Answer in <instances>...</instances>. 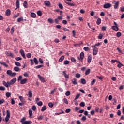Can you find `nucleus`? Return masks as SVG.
Wrapping results in <instances>:
<instances>
[{
	"label": "nucleus",
	"instance_id": "f257e3e1",
	"mask_svg": "<svg viewBox=\"0 0 124 124\" xmlns=\"http://www.w3.org/2000/svg\"><path fill=\"white\" fill-rule=\"evenodd\" d=\"M26 121V117H23V118L21 119V123L22 124H31L32 122L31 121Z\"/></svg>",
	"mask_w": 124,
	"mask_h": 124
},
{
	"label": "nucleus",
	"instance_id": "f03ea898",
	"mask_svg": "<svg viewBox=\"0 0 124 124\" xmlns=\"http://www.w3.org/2000/svg\"><path fill=\"white\" fill-rule=\"evenodd\" d=\"M6 116L5 117V122H8L9 121V119H10V111H9V110H7L6 111Z\"/></svg>",
	"mask_w": 124,
	"mask_h": 124
},
{
	"label": "nucleus",
	"instance_id": "7ed1b4c3",
	"mask_svg": "<svg viewBox=\"0 0 124 124\" xmlns=\"http://www.w3.org/2000/svg\"><path fill=\"white\" fill-rule=\"evenodd\" d=\"M97 53H98V48L97 47H94L93 50V56H96L97 55Z\"/></svg>",
	"mask_w": 124,
	"mask_h": 124
},
{
	"label": "nucleus",
	"instance_id": "20e7f679",
	"mask_svg": "<svg viewBox=\"0 0 124 124\" xmlns=\"http://www.w3.org/2000/svg\"><path fill=\"white\" fill-rule=\"evenodd\" d=\"M5 55H6V56H7L8 57H11L12 59L14 58V54H13V53H9L8 51H6Z\"/></svg>",
	"mask_w": 124,
	"mask_h": 124
},
{
	"label": "nucleus",
	"instance_id": "39448f33",
	"mask_svg": "<svg viewBox=\"0 0 124 124\" xmlns=\"http://www.w3.org/2000/svg\"><path fill=\"white\" fill-rule=\"evenodd\" d=\"M112 6V4H111L110 3H106V4H105L104 5V8H106V9H107V8H110V7H111Z\"/></svg>",
	"mask_w": 124,
	"mask_h": 124
},
{
	"label": "nucleus",
	"instance_id": "423d86ee",
	"mask_svg": "<svg viewBox=\"0 0 124 124\" xmlns=\"http://www.w3.org/2000/svg\"><path fill=\"white\" fill-rule=\"evenodd\" d=\"M62 75L66 78V79H68L69 78V74L67 75L66 73V71H64L62 72Z\"/></svg>",
	"mask_w": 124,
	"mask_h": 124
},
{
	"label": "nucleus",
	"instance_id": "0eeeda50",
	"mask_svg": "<svg viewBox=\"0 0 124 124\" xmlns=\"http://www.w3.org/2000/svg\"><path fill=\"white\" fill-rule=\"evenodd\" d=\"M78 59L79 61H81L83 62V60L84 59V52H81L80 54V57H78Z\"/></svg>",
	"mask_w": 124,
	"mask_h": 124
},
{
	"label": "nucleus",
	"instance_id": "6e6552de",
	"mask_svg": "<svg viewBox=\"0 0 124 124\" xmlns=\"http://www.w3.org/2000/svg\"><path fill=\"white\" fill-rule=\"evenodd\" d=\"M38 77L39 80H40V81L42 83H45V80L44 79V78H43V77L40 76V75H38Z\"/></svg>",
	"mask_w": 124,
	"mask_h": 124
},
{
	"label": "nucleus",
	"instance_id": "1a4fd4ad",
	"mask_svg": "<svg viewBox=\"0 0 124 124\" xmlns=\"http://www.w3.org/2000/svg\"><path fill=\"white\" fill-rule=\"evenodd\" d=\"M20 54L22 57L24 58V59H26V55H25V51H24V50L23 49L20 50Z\"/></svg>",
	"mask_w": 124,
	"mask_h": 124
},
{
	"label": "nucleus",
	"instance_id": "9d476101",
	"mask_svg": "<svg viewBox=\"0 0 124 124\" xmlns=\"http://www.w3.org/2000/svg\"><path fill=\"white\" fill-rule=\"evenodd\" d=\"M92 55L90 54L88 56V58H87V62H88V63H90L91 62H92Z\"/></svg>",
	"mask_w": 124,
	"mask_h": 124
},
{
	"label": "nucleus",
	"instance_id": "9b49d317",
	"mask_svg": "<svg viewBox=\"0 0 124 124\" xmlns=\"http://www.w3.org/2000/svg\"><path fill=\"white\" fill-rule=\"evenodd\" d=\"M27 82H28V79L27 78H24L20 81V84H21V85H24Z\"/></svg>",
	"mask_w": 124,
	"mask_h": 124
},
{
	"label": "nucleus",
	"instance_id": "f8f14e48",
	"mask_svg": "<svg viewBox=\"0 0 124 124\" xmlns=\"http://www.w3.org/2000/svg\"><path fill=\"white\" fill-rule=\"evenodd\" d=\"M16 8L15 9V10H17V8H20V1H19V0H16Z\"/></svg>",
	"mask_w": 124,
	"mask_h": 124
},
{
	"label": "nucleus",
	"instance_id": "ddd939ff",
	"mask_svg": "<svg viewBox=\"0 0 124 124\" xmlns=\"http://www.w3.org/2000/svg\"><path fill=\"white\" fill-rule=\"evenodd\" d=\"M5 14L7 16H10V14H11V11H10V9L6 10Z\"/></svg>",
	"mask_w": 124,
	"mask_h": 124
},
{
	"label": "nucleus",
	"instance_id": "4468645a",
	"mask_svg": "<svg viewBox=\"0 0 124 124\" xmlns=\"http://www.w3.org/2000/svg\"><path fill=\"white\" fill-rule=\"evenodd\" d=\"M29 118L30 119H31V117L32 116V110H31V108L29 109Z\"/></svg>",
	"mask_w": 124,
	"mask_h": 124
},
{
	"label": "nucleus",
	"instance_id": "2eb2a0df",
	"mask_svg": "<svg viewBox=\"0 0 124 124\" xmlns=\"http://www.w3.org/2000/svg\"><path fill=\"white\" fill-rule=\"evenodd\" d=\"M111 29L113 30V31H119V27L117 26H113L111 27Z\"/></svg>",
	"mask_w": 124,
	"mask_h": 124
},
{
	"label": "nucleus",
	"instance_id": "dca6fc26",
	"mask_svg": "<svg viewBox=\"0 0 124 124\" xmlns=\"http://www.w3.org/2000/svg\"><path fill=\"white\" fill-rule=\"evenodd\" d=\"M119 1H117L115 3L114 5V9H117L119 7Z\"/></svg>",
	"mask_w": 124,
	"mask_h": 124
},
{
	"label": "nucleus",
	"instance_id": "f3484780",
	"mask_svg": "<svg viewBox=\"0 0 124 124\" xmlns=\"http://www.w3.org/2000/svg\"><path fill=\"white\" fill-rule=\"evenodd\" d=\"M28 95L30 98H31L32 97V91H31V90H30L28 92Z\"/></svg>",
	"mask_w": 124,
	"mask_h": 124
},
{
	"label": "nucleus",
	"instance_id": "a211bd4d",
	"mask_svg": "<svg viewBox=\"0 0 124 124\" xmlns=\"http://www.w3.org/2000/svg\"><path fill=\"white\" fill-rule=\"evenodd\" d=\"M72 83L73 85H77V84H78L77 83V79H76V78H73L72 80Z\"/></svg>",
	"mask_w": 124,
	"mask_h": 124
},
{
	"label": "nucleus",
	"instance_id": "6ab92c4d",
	"mask_svg": "<svg viewBox=\"0 0 124 124\" xmlns=\"http://www.w3.org/2000/svg\"><path fill=\"white\" fill-rule=\"evenodd\" d=\"M16 81H17L16 78H14L12 80H11V83H12V85H14L15 84V83H16Z\"/></svg>",
	"mask_w": 124,
	"mask_h": 124
},
{
	"label": "nucleus",
	"instance_id": "aec40b11",
	"mask_svg": "<svg viewBox=\"0 0 124 124\" xmlns=\"http://www.w3.org/2000/svg\"><path fill=\"white\" fill-rule=\"evenodd\" d=\"M63 60H64V55H62L60 58L59 59L58 61L59 62H62L63 61Z\"/></svg>",
	"mask_w": 124,
	"mask_h": 124
},
{
	"label": "nucleus",
	"instance_id": "412c9836",
	"mask_svg": "<svg viewBox=\"0 0 124 124\" xmlns=\"http://www.w3.org/2000/svg\"><path fill=\"white\" fill-rule=\"evenodd\" d=\"M30 16L32 18H35L36 17V14H35V13H31L30 14Z\"/></svg>",
	"mask_w": 124,
	"mask_h": 124
},
{
	"label": "nucleus",
	"instance_id": "4be33fe9",
	"mask_svg": "<svg viewBox=\"0 0 124 124\" xmlns=\"http://www.w3.org/2000/svg\"><path fill=\"white\" fill-rule=\"evenodd\" d=\"M14 70H15V71H16V72H18V71L21 70V69H20L18 67H15L14 68Z\"/></svg>",
	"mask_w": 124,
	"mask_h": 124
},
{
	"label": "nucleus",
	"instance_id": "5701e85b",
	"mask_svg": "<svg viewBox=\"0 0 124 124\" xmlns=\"http://www.w3.org/2000/svg\"><path fill=\"white\" fill-rule=\"evenodd\" d=\"M44 3H45V5H46V6H49V5H50V4H51V2H50L49 1H45L44 2Z\"/></svg>",
	"mask_w": 124,
	"mask_h": 124
},
{
	"label": "nucleus",
	"instance_id": "b1692460",
	"mask_svg": "<svg viewBox=\"0 0 124 124\" xmlns=\"http://www.w3.org/2000/svg\"><path fill=\"white\" fill-rule=\"evenodd\" d=\"M0 64H2V65H3L4 66H5V67H8V65H7L6 63L4 62H0Z\"/></svg>",
	"mask_w": 124,
	"mask_h": 124
},
{
	"label": "nucleus",
	"instance_id": "393cba45",
	"mask_svg": "<svg viewBox=\"0 0 124 124\" xmlns=\"http://www.w3.org/2000/svg\"><path fill=\"white\" fill-rule=\"evenodd\" d=\"M19 98L20 101H21V102H22L23 103H24V102H25V99L24 98V97H23V96H20L19 97Z\"/></svg>",
	"mask_w": 124,
	"mask_h": 124
},
{
	"label": "nucleus",
	"instance_id": "a878e982",
	"mask_svg": "<svg viewBox=\"0 0 124 124\" xmlns=\"http://www.w3.org/2000/svg\"><path fill=\"white\" fill-rule=\"evenodd\" d=\"M2 84H3V86H4V87H6V88H8L9 86L7 84V82L6 83V82H5V81H3Z\"/></svg>",
	"mask_w": 124,
	"mask_h": 124
},
{
	"label": "nucleus",
	"instance_id": "bb28decb",
	"mask_svg": "<svg viewBox=\"0 0 124 124\" xmlns=\"http://www.w3.org/2000/svg\"><path fill=\"white\" fill-rule=\"evenodd\" d=\"M46 109H47V108L46 107V106H44L43 107H42L41 111L42 112H44V111H46Z\"/></svg>",
	"mask_w": 124,
	"mask_h": 124
},
{
	"label": "nucleus",
	"instance_id": "cd10ccee",
	"mask_svg": "<svg viewBox=\"0 0 124 124\" xmlns=\"http://www.w3.org/2000/svg\"><path fill=\"white\" fill-rule=\"evenodd\" d=\"M96 24L97 25H100V24H101V19L98 18L97 19Z\"/></svg>",
	"mask_w": 124,
	"mask_h": 124
},
{
	"label": "nucleus",
	"instance_id": "c85d7f7f",
	"mask_svg": "<svg viewBox=\"0 0 124 124\" xmlns=\"http://www.w3.org/2000/svg\"><path fill=\"white\" fill-rule=\"evenodd\" d=\"M33 62L35 64H38V60H37L36 58H34Z\"/></svg>",
	"mask_w": 124,
	"mask_h": 124
},
{
	"label": "nucleus",
	"instance_id": "c756f323",
	"mask_svg": "<svg viewBox=\"0 0 124 124\" xmlns=\"http://www.w3.org/2000/svg\"><path fill=\"white\" fill-rule=\"evenodd\" d=\"M44 118V116L42 115H40L39 117H38L37 119L38 121H41Z\"/></svg>",
	"mask_w": 124,
	"mask_h": 124
},
{
	"label": "nucleus",
	"instance_id": "7c9ffc66",
	"mask_svg": "<svg viewBox=\"0 0 124 124\" xmlns=\"http://www.w3.org/2000/svg\"><path fill=\"white\" fill-rule=\"evenodd\" d=\"M91 73V69H88L85 72V75H89Z\"/></svg>",
	"mask_w": 124,
	"mask_h": 124
},
{
	"label": "nucleus",
	"instance_id": "2f4dec72",
	"mask_svg": "<svg viewBox=\"0 0 124 124\" xmlns=\"http://www.w3.org/2000/svg\"><path fill=\"white\" fill-rule=\"evenodd\" d=\"M65 3L66 4H68V5H70V6H74V4H73L72 3H70V2H67V1H65Z\"/></svg>",
	"mask_w": 124,
	"mask_h": 124
},
{
	"label": "nucleus",
	"instance_id": "473e14b6",
	"mask_svg": "<svg viewBox=\"0 0 124 124\" xmlns=\"http://www.w3.org/2000/svg\"><path fill=\"white\" fill-rule=\"evenodd\" d=\"M12 73V71L10 70H8L7 71V74L8 75H9V76H11V74Z\"/></svg>",
	"mask_w": 124,
	"mask_h": 124
},
{
	"label": "nucleus",
	"instance_id": "72a5a7b5",
	"mask_svg": "<svg viewBox=\"0 0 124 124\" xmlns=\"http://www.w3.org/2000/svg\"><path fill=\"white\" fill-rule=\"evenodd\" d=\"M23 6L25 7V8H27L28 7V2L27 1H24L23 3Z\"/></svg>",
	"mask_w": 124,
	"mask_h": 124
},
{
	"label": "nucleus",
	"instance_id": "f704fd0d",
	"mask_svg": "<svg viewBox=\"0 0 124 124\" xmlns=\"http://www.w3.org/2000/svg\"><path fill=\"white\" fill-rule=\"evenodd\" d=\"M81 84L85 85V84H86V79H85L84 78H82L81 79Z\"/></svg>",
	"mask_w": 124,
	"mask_h": 124
},
{
	"label": "nucleus",
	"instance_id": "c9c22d12",
	"mask_svg": "<svg viewBox=\"0 0 124 124\" xmlns=\"http://www.w3.org/2000/svg\"><path fill=\"white\" fill-rule=\"evenodd\" d=\"M6 96L7 97H10V96H11V93H10V92H7L6 93Z\"/></svg>",
	"mask_w": 124,
	"mask_h": 124
},
{
	"label": "nucleus",
	"instance_id": "e433bc0d",
	"mask_svg": "<svg viewBox=\"0 0 124 124\" xmlns=\"http://www.w3.org/2000/svg\"><path fill=\"white\" fill-rule=\"evenodd\" d=\"M41 67H43V65H40L34 67V68L36 69H38L39 68H41Z\"/></svg>",
	"mask_w": 124,
	"mask_h": 124
},
{
	"label": "nucleus",
	"instance_id": "4c0bfd02",
	"mask_svg": "<svg viewBox=\"0 0 124 124\" xmlns=\"http://www.w3.org/2000/svg\"><path fill=\"white\" fill-rule=\"evenodd\" d=\"M64 64H65V65H67L68 64H69V61L68 60H65L64 61Z\"/></svg>",
	"mask_w": 124,
	"mask_h": 124
},
{
	"label": "nucleus",
	"instance_id": "58836bf2",
	"mask_svg": "<svg viewBox=\"0 0 124 124\" xmlns=\"http://www.w3.org/2000/svg\"><path fill=\"white\" fill-rule=\"evenodd\" d=\"M117 37H121L122 36V33L121 32H118L116 33Z\"/></svg>",
	"mask_w": 124,
	"mask_h": 124
},
{
	"label": "nucleus",
	"instance_id": "ea45409f",
	"mask_svg": "<svg viewBox=\"0 0 124 124\" xmlns=\"http://www.w3.org/2000/svg\"><path fill=\"white\" fill-rule=\"evenodd\" d=\"M19 16H20V13H18L17 14L14 15V18H15V19H16V18H18Z\"/></svg>",
	"mask_w": 124,
	"mask_h": 124
},
{
	"label": "nucleus",
	"instance_id": "a19ab883",
	"mask_svg": "<svg viewBox=\"0 0 124 124\" xmlns=\"http://www.w3.org/2000/svg\"><path fill=\"white\" fill-rule=\"evenodd\" d=\"M71 61L72 62H74V63L76 62V59L74 57L71 58Z\"/></svg>",
	"mask_w": 124,
	"mask_h": 124
},
{
	"label": "nucleus",
	"instance_id": "79ce46f5",
	"mask_svg": "<svg viewBox=\"0 0 124 124\" xmlns=\"http://www.w3.org/2000/svg\"><path fill=\"white\" fill-rule=\"evenodd\" d=\"M15 64L16 65V66H21V63L19 62H16Z\"/></svg>",
	"mask_w": 124,
	"mask_h": 124
},
{
	"label": "nucleus",
	"instance_id": "37998d69",
	"mask_svg": "<svg viewBox=\"0 0 124 124\" xmlns=\"http://www.w3.org/2000/svg\"><path fill=\"white\" fill-rule=\"evenodd\" d=\"M48 21L50 23V24H53L54 23V20L52 18H48Z\"/></svg>",
	"mask_w": 124,
	"mask_h": 124
},
{
	"label": "nucleus",
	"instance_id": "c03bdc74",
	"mask_svg": "<svg viewBox=\"0 0 124 124\" xmlns=\"http://www.w3.org/2000/svg\"><path fill=\"white\" fill-rule=\"evenodd\" d=\"M65 95L66 96H69V95H70V91H68L66 92Z\"/></svg>",
	"mask_w": 124,
	"mask_h": 124
},
{
	"label": "nucleus",
	"instance_id": "a18cd8bd",
	"mask_svg": "<svg viewBox=\"0 0 124 124\" xmlns=\"http://www.w3.org/2000/svg\"><path fill=\"white\" fill-rule=\"evenodd\" d=\"M37 14L38 16H41L42 15V12L41 11H38L37 12Z\"/></svg>",
	"mask_w": 124,
	"mask_h": 124
},
{
	"label": "nucleus",
	"instance_id": "49530a36",
	"mask_svg": "<svg viewBox=\"0 0 124 124\" xmlns=\"http://www.w3.org/2000/svg\"><path fill=\"white\" fill-rule=\"evenodd\" d=\"M32 55L31 53H28L26 54L27 58H31Z\"/></svg>",
	"mask_w": 124,
	"mask_h": 124
},
{
	"label": "nucleus",
	"instance_id": "de8ad7c7",
	"mask_svg": "<svg viewBox=\"0 0 124 124\" xmlns=\"http://www.w3.org/2000/svg\"><path fill=\"white\" fill-rule=\"evenodd\" d=\"M123 66L124 65L121 63H119V64H117V67H118V68H121L122 66Z\"/></svg>",
	"mask_w": 124,
	"mask_h": 124
},
{
	"label": "nucleus",
	"instance_id": "09e8293b",
	"mask_svg": "<svg viewBox=\"0 0 124 124\" xmlns=\"http://www.w3.org/2000/svg\"><path fill=\"white\" fill-rule=\"evenodd\" d=\"M48 106L50 107V108H52L54 106V104L52 102H50L48 103Z\"/></svg>",
	"mask_w": 124,
	"mask_h": 124
},
{
	"label": "nucleus",
	"instance_id": "8fccbe9b",
	"mask_svg": "<svg viewBox=\"0 0 124 124\" xmlns=\"http://www.w3.org/2000/svg\"><path fill=\"white\" fill-rule=\"evenodd\" d=\"M102 37H103V34H99L98 36V39H102Z\"/></svg>",
	"mask_w": 124,
	"mask_h": 124
},
{
	"label": "nucleus",
	"instance_id": "3c124183",
	"mask_svg": "<svg viewBox=\"0 0 124 124\" xmlns=\"http://www.w3.org/2000/svg\"><path fill=\"white\" fill-rule=\"evenodd\" d=\"M95 84V79H93V81H91V86H93Z\"/></svg>",
	"mask_w": 124,
	"mask_h": 124
},
{
	"label": "nucleus",
	"instance_id": "603ef678",
	"mask_svg": "<svg viewBox=\"0 0 124 124\" xmlns=\"http://www.w3.org/2000/svg\"><path fill=\"white\" fill-rule=\"evenodd\" d=\"M59 7L60 8V9H63V6H62V4L59 3Z\"/></svg>",
	"mask_w": 124,
	"mask_h": 124
},
{
	"label": "nucleus",
	"instance_id": "864d4df0",
	"mask_svg": "<svg viewBox=\"0 0 124 124\" xmlns=\"http://www.w3.org/2000/svg\"><path fill=\"white\" fill-rule=\"evenodd\" d=\"M54 22L55 24H59L60 23V21H59V19L58 18H55Z\"/></svg>",
	"mask_w": 124,
	"mask_h": 124
},
{
	"label": "nucleus",
	"instance_id": "5fc2aeb1",
	"mask_svg": "<svg viewBox=\"0 0 124 124\" xmlns=\"http://www.w3.org/2000/svg\"><path fill=\"white\" fill-rule=\"evenodd\" d=\"M76 78H80V77H81V74H80L79 73L76 74Z\"/></svg>",
	"mask_w": 124,
	"mask_h": 124
},
{
	"label": "nucleus",
	"instance_id": "6e6d98bb",
	"mask_svg": "<svg viewBox=\"0 0 124 124\" xmlns=\"http://www.w3.org/2000/svg\"><path fill=\"white\" fill-rule=\"evenodd\" d=\"M71 111V109H70V108H67L65 110V113H70Z\"/></svg>",
	"mask_w": 124,
	"mask_h": 124
},
{
	"label": "nucleus",
	"instance_id": "4d7b16f0",
	"mask_svg": "<svg viewBox=\"0 0 124 124\" xmlns=\"http://www.w3.org/2000/svg\"><path fill=\"white\" fill-rule=\"evenodd\" d=\"M17 75V73H12V74L11 75V77H14V76H16Z\"/></svg>",
	"mask_w": 124,
	"mask_h": 124
},
{
	"label": "nucleus",
	"instance_id": "13d9d810",
	"mask_svg": "<svg viewBox=\"0 0 124 124\" xmlns=\"http://www.w3.org/2000/svg\"><path fill=\"white\" fill-rule=\"evenodd\" d=\"M62 24H63V25H66V24H67V21H66V20H62Z\"/></svg>",
	"mask_w": 124,
	"mask_h": 124
},
{
	"label": "nucleus",
	"instance_id": "bf43d9fd",
	"mask_svg": "<svg viewBox=\"0 0 124 124\" xmlns=\"http://www.w3.org/2000/svg\"><path fill=\"white\" fill-rule=\"evenodd\" d=\"M0 91H5V87L3 86H0Z\"/></svg>",
	"mask_w": 124,
	"mask_h": 124
},
{
	"label": "nucleus",
	"instance_id": "052dcab7",
	"mask_svg": "<svg viewBox=\"0 0 124 124\" xmlns=\"http://www.w3.org/2000/svg\"><path fill=\"white\" fill-rule=\"evenodd\" d=\"M63 101H64V103H65L66 104H68V101H67V99L64 98L63 99Z\"/></svg>",
	"mask_w": 124,
	"mask_h": 124
},
{
	"label": "nucleus",
	"instance_id": "680f3d73",
	"mask_svg": "<svg viewBox=\"0 0 124 124\" xmlns=\"http://www.w3.org/2000/svg\"><path fill=\"white\" fill-rule=\"evenodd\" d=\"M23 79V77H22V76H20L19 77H18V81H20V82H21V81H22L23 79Z\"/></svg>",
	"mask_w": 124,
	"mask_h": 124
},
{
	"label": "nucleus",
	"instance_id": "e2e57ef3",
	"mask_svg": "<svg viewBox=\"0 0 124 124\" xmlns=\"http://www.w3.org/2000/svg\"><path fill=\"white\" fill-rule=\"evenodd\" d=\"M79 105L81 107H84V106H85V102H81Z\"/></svg>",
	"mask_w": 124,
	"mask_h": 124
},
{
	"label": "nucleus",
	"instance_id": "0e129e2a",
	"mask_svg": "<svg viewBox=\"0 0 124 124\" xmlns=\"http://www.w3.org/2000/svg\"><path fill=\"white\" fill-rule=\"evenodd\" d=\"M15 29L14 27H12L11 29V34H13V33L14 32Z\"/></svg>",
	"mask_w": 124,
	"mask_h": 124
},
{
	"label": "nucleus",
	"instance_id": "69168bd1",
	"mask_svg": "<svg viewBox=\"0 0 124 124\" xmlns=\"http://www.w3.org/2000/svg\"><path fill=\"white\" fill-rule=\"evenodd\" d=\"M43 104V103H42V101H39L38 103H37V105H38V106H42V105Z\"/></svg>",
	"mask_w": 124,
	"mask_h": 124
},
{
	"label": "nucleus",
	"instance_id": "338daca9",
	"mask_svg": "<svg viewBox=\"0 0 124 124\" xmlns=\"http://www.w3.org/2000/svg\"><path fill=\"white\" fill-rule=\"evenodd\" d=\"M32 110H33V111H36V106H33L32 107Z\"/></svg>",
	"mask_w": 124,
	"mask_h": 124
},
{
	"label": "nucleus",
	"instance_id": "774afa93",
	"mask_svg": "<svg viewBox=\"0 0 124 124\" xmlns=\"http://www.w3.org/2000/svg\"><path fill=\"white\" fill-rule=\"evenodd\" d=\"M23 17H20L17 19V22L19 23V22H21V21H23Z\"/></svg>",
	"mask_w": 124,
	"mask_h": 124
}]
</instances>
